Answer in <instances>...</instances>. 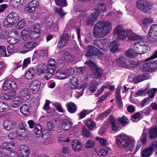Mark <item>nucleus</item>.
<instances>
[{
    "label": "nucleus",
    "mask_w": 157,
    "mask_h": 157,
    "mask_svg": "<svg viewBox=\"0 0 157 157\" xmlns=\"http://www.w3.org/2000/svg\"><path fill=\"white\" fill-rule=\"evenodd\" d=\"M72 124L70 121L67 120H65L62 124V128L64 130H67L69 129Z\"/></svg>",
    "instance_id": "obj_37"
},
{
    "label": "nucleus",
    "mask_w": 157,
    "mask_h": 157,
    "mask_svg": "<svg viewBox=\"0 0 157 157\" xmlns=\"http://www.w3.org/2000/svg\"><path fill=\"white\" fill-rule=\"evenodd\" d=\"M50 101L49 100H46L43 109L45 110L48 114L50 116L53 115L55 113V109L53 108H49V104Z\"/></svg>",
    "instance_id": "obj_19"
},
{
    "label": "nucleus",
    "mask_w": 157,
    "mask_h": 157,
    "mask_svg": "<svg viewBox=\"0 0 157 157\" xmlns=\"http://www.w3.org/2000/svg\"><path fill=\"white\" fill-rule=\"evenodd\" d=\"M24 0H10V5L13 8H17L22 5Z\"/></svg>",
    "instance_id": "obj_31"
},
{
    "label": "nucleus",
    "mask_w": 157,
    "mask_h": 157,
    "mask_svg": "<svg viewBox=\"0 0 157 157\" xmlns=\"http://www.w3.org/2000/svg\"><path fill=\"white\" fill-rule=\"evenodd\" d=\"M15 94L16 93L13 91H10L2 94L1 96V98L7 100H11L14 98Z\"/></svg>",
    "instance_id": "obj_21"
},
{
    "label": "nucleus",
    "mask_w": 157,
    "mask_h": 157,
    "mask_svg": "<svg viewBox=\"0 0 157 157\" xmlns=\"http://www.w3.org/2000/svg\"><path fill=\"white\" fill-rule=\"evenodd\" d=\"M92 112V110L88 109H83L82 111L80 113L79 115V119H82L84 117L89 113Z\"/></svg>",
    "instance_id": "obj_46"
},
{
    "label": "nucleus",
    "mask_w": 157,
    "mask_h": 157,
    "mask_svg": "<svg viewBox=\"0 0 157 157\" xmlns=\"http://www.w3.org/2000/svg\"><path fill=\"white\" fill-rule=\"evenodd\" d=\"M30 32L28 30L23 29L21 33V39L25 41L29 40L30 37Z\"/></svg>",
    "instance_id": "obj_24"
},
{
    "label": "nucleus",
    "mask_w": 157,
    "mask_h": 157,
    "mask_svg": "<svg viewBox=\"0 0 157 157\" xmlns=\"http://www.w3.org/2000/svg\"><path fill=\"white\" fill-rule=\"evenodd\" d=\"M99 14L96 12L91 14L89 16L86 22V24L88 25H93L94 23L97 20Z\"/></svg>",
    "instance_id": "obj_16"
},
{
    "label": "nucleus",
    "mask_w": 157,
    "mask_h": 157,
    "mask_svg": "<svg viewBox=\"0 0 157 157\" xmlns=\"http://www.w3.org/2000/svg\"><path fill=\"white\" fill-rule=\"evenodd\" d=\"M142 22V26L144 27H146L148 25H150L153 22V20L151 18H144L141 21Z\"/></svg>",
    "instance_id": "obj_39"
},
{
    "label": "nucleus",
    "mask_w": 157,
    "mask_h": 157,
    "mask_svg": "<svg viewBox=\"0 0 157 157\" xmlns=\"http://www.w3.org/2000/svg\"><path fill=\"white\" fill-rule=\"evenodd\" d=\"M71 145L73 150L75 151L79 152L82 150V144L78 140H75L71 142Z\"/></svg>",
    "instance_id": "obj_17"
},
{
    "label": "nucleus",
    "mask_w": 157,
    "mask_h": 157,
    "mask_svg": "<svg viewBox=\"0 0 157 157\" xmlns=\"http://www.w3.org/2000/svg\"><path fill=\"white\" fill-rule=\"evenodd\" d=\"M56 67H51L48 66L46 70V72L45 76L44 78L46 80H48L54 74Z\"/></svg>",
    "instance_id": "obj_20"
},
{
    "label": "nucleus",
    "mask_w": 157,
    "mask_h": 157,
    "mask_svg": "<svg viewBox=\"0 0 157 157\" xmlns=\"http://www.w3.org/2000/svg\"><path fill=\"white\" fill-rule=\"evenodd\" d=\"M53 105L59 112L62 113L64 112L61 105L59 103L56 102L53 104Z\"/></svg>",
    "instance_id": "obj_58"
},
{
    "label": "nucleus",
    "mask_w": 157,
    "mask_h": 157,
    "mask_svg": "<svg viewBox=\"0 0 157 157\" xmlns=\"http://www.w3.org/2000/svg\"><path fill=\"white\" fill-rule=\"evenodd\" d=\"M45 22L46 23V27L47 28H50L53 23L52 19L49 17L45 19Z\"/></svg>",
    "instance_id": "obj_51"
},
{
    "label": "nucleus",
    "mask_w": 157,
    "mask_h": 157,
    "mask_svg": "<svg viewBox=\"0 0 157 157\" xmlns=\"http://www.w3.org/2000/svg\"><path fill=\"white\" fill-rule=\"evenodd\" d=\"M152 151L157 148V141H154L148 147Z\"/></svg>",
    "instance_id": "obj_62"
},
{
    "label": "nucleus",
    "mask_w": 157,
    "mask_h": 157,
    "mask_svg": "<svg viewBox=\"0 0 157 157\" xmlns=\"http://www.w3.org/2000/svg\"><path fill=\"white\" fill-rule=\"evenodd\" d=\"M20 109L21 113L24 115H27L29 113V107L28 105H23Z\"/></svg>",
    "instance_id": "obj_36"
},
{
    "label": "nucleus",
    "mask_w": 157,
    "mask_h": 157,
    "mask_svg": "<svg viewBox=\"0 0 157 157\" xmlns=\"http://www.w3.org/2000/svg\"><path fill=\"white\" fill-rule=\"evenodd\" d=\"M138 41V42L130 44V49L127 50L125 53L127 57L133 58L137 55L143 54L148 52L149 48L148 42L145 40L143 36Z\"/></svg>",
    "instance_id": "obj_1"
},
{
    "label": "nucleus",
    "mask_w": 157,
    "mask_h": 157,
    "mask_svg": "<svg viewBox=\"0 0 157 157\" xmlns=\"http://www.w3.org/2000/svg\"><path fill=\"white\" fill-rule=\"evenodd\" d=\"M35 74V72L34 69L30 68L26 73L25 77L28 79H32L34 77Z\"/></svg>",
    "instance_id": "obj_34"
},
{
    "label": "nucleus",
    "mask_w": 157,
    "mask_h": 157,
    "mask_svg": "<svg viewBox=\"0 0 157 157\" xmlns=\"http://www.w3.org/2000/svg\"><path fill=\"white\" fill-rule=\"evenodd\" d=\"M63 57L65 61L67 62H72L73 59V56L67 51L65 50L63 54Z\"/></svg>",
    "instance_id": "obj_30"
},
{
    "label": "nucleus",
    "mask_w": 157,
    "mask_h": 157,
    "mask_svg": "<svg viewBox=\"0 0 157 157\" xmlns=\"http://www.w3.org/2000/svg\"><path fill=\"white\" fill-rule=\"evenodd\" d=\"M136 6L140 10L146 12L151 9V6L147 0H138Z\"/></svg>",
    "instance_id": "obj_8"
},
{
    "label": "nucleus",
    "mask_w": 157,
    "mask_h": 157,
    "mask_svg": "<svg viewBox=\"0 0 157 157\" xmlns=\"http://www.w3.org/2000/svg\"><path fill=\"white\" fill-rule=\"evenodd\" d=\"M112 128L113 130L115 131H118L121 129L120 124L116 122L112 124Z\"/></svg>",
    "instance_id": "obj_52"
},
{
    "label": "nucleus",
    "mask_w": 157,
    "mask_h": 157,
    "mask_svg": "<svg viewBox=\"0 0 157 157\" xmlns=\"http://www.w3.org/2000/svg\"><path fill=\"white\" fill-rule=\"evenodd\" d=\"M156 91V89L155 88L152 89L148 92V94L150 98H152L155 95V93Z\"/></svg>",
    "instance_id": "obj_64"
},
{
    "label": "nucleus",
    "mask_w": 157,
    "mask_h": 157,
    "mask_svg": "<svg viewBox=\"0 0 157 157\" xmlns=\"http://www.w3.org/2000/svg\"><path fill=\"white\" fill-rule=\"evenodd\" d=\"M153 152L148 147L144 149L141 153L142 157H149L152 154Z\"/></svg>",
    "instance_id": "obj_35"
},
{
    "label": "nucleus",
    "mask_w": 157,
    "mask_h": 157,
    "mask_svg": "<svg viewBox=\"0 0 157 157\" xmlns=\"http://www.w3.org/2000/svg\"><path fill=\"white\" fill-rule=\"evenodd\" d=\"M101 53L98 48L95 47L94 46H90L86 55V56L88 57L91 56L99 54L101 55Z\"/></svg>",
    "instance_id": "obj_13"
},
{
    "label": "nucleus",
    "mask_w": 157,
    "mask_h": 157,
    "mask_svg": "<svg viewBox=\"0 0 157 157\" xmlns=\"http://www.w3.org/2000/svg\"><path fill=\"white\" fill-rule=\"evenodd\" d=\"M1 147L3 149L10 151L14 146V143L13 142L11 143L3 142L1 144Z\"/></svg>",
    "instance_id": "obj_29"
},
{
    "label": "nucleus",
    "mask_w": 157,
    "mask_h": 157,
    "mask_svg": "<svg viewBox=\"0 0 157 157\" xmlns=\"http://www.w3.org/2000/svg\"><path fill=\"white\" fill-rule=\"evenodd\" d=\"M19 19V15L17 13L13 12L11 13L6 17L5 24L8 28L11 27L17 22Z\"/></svg>",
    "instance_id": "obj_6"
},
{
    "label": "nucleus",
    "mask_w": 157,
    "mask_h": 157,
    "mask_svg": "<svg viewBox=\"0 0 157 157\" xmlns=\"http://www.w3.org/2000/svg\"><path fill=\"white\" fill-rule=\"evenodd\" d=\"M119 46V44L118 41H113L110 43L109 47L110 50L112 52H116L117 51Z\"/></svg>",
    "instance_id": "obj_32"
},
{
    "label": "nucleus",
    "mask_w": 157,
    "mask_h": 157,
    "mask_svg": "<svg viewBox=\"0 0 157 157\" xmlns=\"http://www.w3.org/2000/svg\"><path fill=\"white\" fill-rule=\"evenodd\" d=\"M20 95L24 98L25 100H27L30 97L29 90L27 88L22 89L20 91Z\"/></svg>",
    "instance_id": "obj_23"
},
{
    "label": "nucleus",
    "mask_w": 157,
    "mask_h": 157,
    "mask_svg": "<svg viewBox=\"0 0 157 157\" xmlns=\"http://www.w3.org/2000/svg\"><path fill=\"white\" fill-rule=\"evenodd\" d=\"M57 136L58 138V140L59 141H63V142L66 141H69V140L67 139L66 140L65 138V136L64 133L60 131L57 132Z\"/></svg>",
    "instance_id": "obj_41"
},
{
    "label": "nucleus",
    "mask_w": 157,
    "mask_h": 157,
    "mask_svg": "<svg viewBox=\"0 0 157 157\" xmlns=\"http://www.w3.org/2000/svg\"><path fill=\"white\" fill-rule=\"evenodd\" d=\"M33 132L37 137H39L41 136L42 128L41 125L39 124H37L36 125Z\"/></svg>",
    "instance_id": "obj_26"
},
{
    "label": "nucleus",
    "mask_w": 157,
    "mask_h": 157,
    "mask_svg": "<svg viewBox=\"0 0 157 157\" xmlns=\"http://www.w3.org/2000/svg\"><path fill=\"white\" fill-rule=\"evenodd\" d=\"M29 154L28 150L21 149L17 153L13 152H9L8 153H5L3 157H27Z\"/></svg>",
    "instance_id": "obj_7"
},
{
    "label": "nucleus",
    "mask_w": 157,
    "mask_h": 157,
    "mask_svg": "<svg viewBox=\"0 0 157 157\" xmlns=\"http://www.w3.org/2000/svg\"><path fill=\"white\" fill-rule=\"evenodd\" d=\"M117 64L120 66L126 68L128 67V61L124 57H120L116 59Z\"/></svg>",
    "instance_id": "obj_15"
},
{
    "label": "nucleus",
    "mask_w": 157,
    "mask_h": 157,
    "mask_svg": "<svg viewBox=\"0 0 157 157\" xmlns=\"http://www.w3.org/2000/svg\"><path fill=\"white\" fill-rule=\"evenodd\" d=\"M56 62L55 60L53 59H50L48 63V66L51 67H56V65H55Z\"/></svg>",
    "instance_id": "obj_63"
},
{
    "label": "nucleus",
    "mask_w": 157,
    "mask_h": 157,
    "mask_svg": "<svg viewBox=\"0 0 157 157\" xmlns=\"http://www.w3.org/2000/svg\"><path fill=\"white\" fill-rule=\"evenodd\" d=\"M147 79V77L144 75H140L136 76L133 79V82L136 83H138Z\"/></svg>",
    "instance_id": "obj_27"
},
{
    "label": "nucleus",
    "mask_w": 157,
    "mask_h": 157,
    "mask_svg": "<svg viewBox=\"0 0 157 157\" xmlns=\"http://www.w3.org/2000/svg\"><path fill=\"white\" fill-rule=\"evenodd\" d=\"M41 86V83L39 81L34 80L30 82L29 84L30 89L32 92L34 94L36 93L39 89Z\"/></svg>",
    "instance_id": "obj_12"
},
{
    "label": "nucleus",
    "mask_w": 157,
    "mask_h": 157,
    "mask_svg": "<svg viewBox=\"0 0 157 157\" xmlns=\"http://www.w3.org/2000/svg\"><path fill=\"white\" fill-rule=\"evenodd\" d=\"M17 135V133L15 132H12L10 133L8 136L9 139L12 140H14L16 139V136Z\"/></svg>",
    "instance_id": "obj_60"
},
{
    "label": "nucleus",
    "mask_w": 157,
    "mask_h": 157,
    "mask_svg": "<svg viewBox=\"0 0 157 157\" xmlns=\"http://www.w3.org/2000/svg\"><path fill=\"white\" fill-rule=\"evenodd\" d=\"M95 139L97 140L98 141L102 146H105L106 145L107 141L106 139L99 137H96Z\"/></svg>",
    "instance_id": "obj_54"
},
{
    "label": "nucleus",
    "mask_w": 157,
    "mask_h": 157,
    "mask_svg": "<svg viewBox=\"0 0 157 157\" xmlns=\"http://www.w3.org/2000/svg\"><path fill=\"white\" fill-rule=\"evenodd\" d=\"M57 5L61 7L66 6L67 5L66 0H55Z\"/></svg>",
    "instance_id": "obj_47"
},
{
    "label": "nucleus",
    "mask_w": 157,
    "mask_h": 157,
    "mask_svg": "<svg viewBox=\"0 0 157 157\" xmlns=\"http://www.w3.org/2000/svg\"><path fill=\"white\" fill-rule=\"evenodd\" d=\"M70 37L67 33H63L59 36L58 40L57 47L59 48L65 46L70 40Z\"/></svg>",
    "instance_id": "obj_9"
},
{
    "label": "nucleus",
    "mask_w": 157,
    "mask_h": 157,
    "mask_svg": "<svg viewBox=\"0 0 157 157\" xmlns=\"http://www.w3.org/2000/svg\"><path fill=\"white\" fill-rule=\"evenodd\" d=\"M144 131V130H143V132L140 139L143 144L146 143L147 139V133L145 132Z\"/></svg>",
    "instance_id": "obj_50"
},
{
    "label": "nucleus",
    "mask_w": 157,
    "mask_h": 157,
    "mask_svg": "<svg viewBox=\"0 0 157 157\" xmlns=\"http://www.w3.org/2000/svg\"><path fill=\"white\" fill-rule=\"evenodd\" d=\"M93 71L92 76L93 78L98 79L101 78L103 73V70L101 68L96 67L93 69Z\"/></svg>",
    "instance_id": "obj_18"
},
{
    "label": "nucleus",
    "mask_w": 157,
    "mask_h": 157,
    "mask_svg": "<svg viewBox=\"0 0 157 157\" xmlns=\"http://www.w3.org/2000/svg\"><path fill=\"white\" fill-rule=\"evenodd\" d=\"M39 6V0H33L30 2L27 7L25 8V12H32L36 10Z\"/></svg>",
    "instance_id": "obj_10"
},
{
    "label": "nucleus",
    "mask_w": 157,
    "mask_h": 157,
    "mask_svg": "<svg viewBox=\"0 0 157 157\" xmlns=\"http://www.w3.org/2000/svg\"><path fill=\"white\" fill-rule=\"evenodd\" d=\"M13 124L12 122L7 120L4 121L3 123L4 128L7 130L13 129Z\"/></svg>",
    "instance_id": "obj_33"
},
{
    "label": "nucleus",
    "mask_w": 157,
    "mask_h": 157,
    "mask_svg": "<svg viewBox=\"0 0 157 157\" xmlns=\"http://www.w3.org/2000/svg\"><path fill=\"white\" fill-rule=\"evenodd\" d=\"M40 25L39 24L36 23L34 24L33 32L40 33Z\"/></svg>",
    "instance_id": "obj_61"
},
{
    "label": "nucleus",
    "mask_w": 157,
    "mask_h": 157,
    "mask_svg": "<svg viewBox=\"0 0 157 157\" xmlns=\"http://www.w3.org/2000/svg\"><path fill=\"white\" fill-rule=\"evenodd\" d=\"M97 10L99 14V13L103 12L106 10L105 5L102 3H100L97 6Z\"/></svg>",
    "instance_id": "obj_40"
},
{
    "label": "nucleus",
    "mask_w": 157,
    "mask_h": 157,
    "mask_svg": "<svg viewBox=\"0 0 157 157\" xmlns=\"http://www.w3.org/2000/svg\"><path fill=\"white\" fill-rule=\"evenodd\" d=\"M9 33L6 31H3L1 32L0 33V39H6L8 36Z\"/></svg>",
    "instance_id": "obj_57"
},
{
    "label": "nucleus",
    "mask_w": 157,
    "mask_h": 157,
    "mask_svg": "<svg viewBox=\"0 0 157 157\" xmlns=\"http://www.w3.org/2000/svg\"><path fill=\"white\" fill-rule=\"evenodd\" d=\"M117 144L120 148L124 147L127 150L132 151L134 147V140L124 134L119 135L116 138Z\"/></svg>",
    "instance_id": "obj_3"
},
{
    "label": "nucleus",
    "mask_w": 157,
    "mask_h": 157,
    "mask_svg": "<svg viewBox=\"0 0 157 157\" xmlns=\"http://www.w3.org/2000/svg\"><path fill=\"white\" fill-rule=\"evenodd\" d=\"M155 63L154 61L149 63H144L142 65L141 68L143 71H153L155 68Z\"/></svg>",
    "instance_id": "obj_14"
},
{
    "label": "nucleus",
    "mask_w": 157,
    "mask_h": 157,
    "mask_svg": "<svg viewBox=\"0 0 157 157\" xmlns=\"http://www.w3.org/2000/svg\"><path fill=\"white\" fill-rule=\"evenodd\" d=\"M85 124L88 129L91 130H94L96 126L95 122L93 120L90 119H88L87 121H86Z\"/></svg>",
    "instance_id": "obj_28"
},
{
    "label": "nucleus",
    "mask_w": 157,
    "mask_h": 157,
    "mask_svg": "<svg viewBox=\"0 0 157 157\" xmlns=\"http://www.w3.org/2000/svg\"><path fill=\"white\" fill-rule=\"evenodd\" d=\"M69 83L71 85V88L72 89H75L78 86V82L77 78L75 77H72L69 78Z\"/></svg>",
    "instance_id": "obj_25"
},
{
    "label": "nucleus",
    "mask_w": 157,
    "mask_h": 157,
    "mask_svg": "<svg viewBox=\"0 0 157 157\" xmlns=\"http://www.w3.org/2000/svg\"><path fill=\"white\" fill-rule=\"evenodd\" d=\"M114 36L119 40L125 39L128 38V40L135 41L138 40L142 36H140L131 30L126 31L121 26L117 25L114 30Z\"/></svg>",
    "instance_id": "obj_2"
},
{
    "label": "nucleus",
    "mask_w": 157,
    "mask_h": 157,
    "mask_svg": "<svg viewBox=\"0 0 157 157\" xmlns=\"http://www.w3.org/2000/svg\"><path fill=\"white\" fill-rule=\"evenodd\" d=\"M7 103L0 102V113L6 111L9 108Z\"/></svg>",
    "instance_id": "obj_43"
},
{
    "label": "nucleus",
    "mask_w": 157,
    "mask_h": 157,
    "mask_svg": "<svg viewBox=\"0 0 157 157\" xmlns=\"http://www.w3.org/2000/svg\"><path fill=\"white\" fill-rule=\"evenodd\" d=\"M148 41L155 45H157V25H152L147 36Z\"/></svg>",
    "instance_id": "obj_5"
},
{
    "label": "nucleus",
    "mask_w": 157,
    "mask_h": 157,
    "mask_svg": "<svg viewBox=\"0 0 157 157\" xmlns=\"http://www.w3.org/2000/svg\"><path fill=\"white\" fill-rule=\"evenodd\" d=\"M56 75L59 79H63L67 78L66 73L59 70L56 71Z\"/></svg>",
    "instance_id": "obj_42"
},
{
    "label": "nucleus",
    "mask_w": 157,
    "mask_h": 157,
    "mask_svg": "<svg viewBox=\"0 0 157 157\" xmlns=\"http://www.w3.org/2000/svg\"><path fill=\"white\" fill-rule=\"evenodd\" d=\"M157 137V128L153 126L151 127L148 131V137L153 139Z\"/></svg>",
    "instance_id": "obj_22"
},
{
    "label": "nucleus",
    "mask_w": 157,
    "mask_h": 157,
    "mask_svg": "<svg viewBox=\"0 0 157 157\" xmlns=\"http://www.w3.org/2000/svg\"><path fill=\"white\" fill-rule=\"evenodd\" d=\"M94 143L91 140H89L86 142L85 147L88 149H90L93 147L94 146Z\"/></svg>",
    "instance_id": "obj_53"
},
{
    "label": "nucleus",
    "mask_w": 157,
    "mask_h": 157,
    "mask_svg": "<svg viewBox=\"0 0 157 157\" xmlns=\"http://www.w3.org/2000/svg\"><path fill=\"white\" fill-rule=\"evenodd\" d=\"M108 34V22L106 21H98L94 27V35L95 37L101 38Z\"/></svg>",
    "instance_id": "obj_4"
},
{
    "label": "nucleus",
    "mask_w": 157,
    "mask_h": 157,
    "mask_svg": "<svg viewBox=\"0 0 157 157\" xmlns=\"http://www.w3.org/2000/svg\"><path fill=\"white\" fill-rule=\"evenodd\" d=\"M37 45V43L35 42L32 41H29L25 43L24 45L26 48L32 49L36 47Z\"/></svg>",
    "instance_id": "obj_38"
},
{
    "label": "nucleus",
    "mask_w": 157,
    "mask_h": 157,
    "mask_svg": "<svg viewBox=\"0 0 157 157\" xmlns=\"http://www.w3.org/2000/svg\"><path fill=\"white\" fill-rule=\"evenodd\" d=\"M14 90L17 89V85L14 81L6 79L4 82L2 86V89L4 91H6L10 88Z\"/></svg>",
    "instance_id": "obj_11"
},
{
    "label": "nucleus",
    "mask_w": 157,
    "mask_h": 157,
    "mask_svg": "<svg viewBox=\"0 0 157 157\" xmlns=\"http://www.w3.org/2000/svg\"><path fill=\"white\" fill-rule=\"evenodd\" d=\"M82 133L84 136L88 137H90L91 133L85 126L83 127L82 129Z\"/></svg>",
    "instance_id": "obj_49"
},
{
    "label": "nucleus",
    "mask_w": 157,
    "mask_h": 157,
    "mask_svg": "<svg viewBox=\"0 0 157 157\" xmlns=\"http://www.w3.org/2000/svg\"><path fill=\"white\" fill-rule=\"evenodd\" d=\"M119 122L120 124L122 125V126H125L128 123L129 120L128 119L126 118L124 116L119 118Z\"/></svg>",
    "instance_id": "obj_45"
},
{
    "label": "nucleus",
    "mask_w": 157,
    "mask_h": 157,
    "mask_svg": "<svg viewBox=\"0 0 157 157\" xmlns=\"http://www.w3.org/2000/svg\"><path fill=\"white\" fill-rule=\"evenodd\" d=\"M67 110L71 113H74L76 110V105L73 103H69L67 105Z\"/></svg>",
    "instance_id": "obj_44"
},
{
    "label": "nucleus",
    "mask_w": 157,
    "mask_h": 157,
    "mask_svg": "<svg viewBox=\"0 0 157 157\" xmlns=\"http://www.w3.org/2000/svg\"><path fill=\"white\" fill-rule=\"evenodd\" d=\"M13 48V45H10L7 46V51L8 53L7 55H9V56L10 55L14 53Z\"/></svg>",
    "instance_id": "obj_59"
},
{
    "label": "nucleus",
    "mask_w": 157,
    "mask_h": 157,
    "mask_svg": "<svg viewBox=\"0 0 157 157\" xmlns=\"http://www.w3.org/2000/svg\"><path fill=\"white\" fill-rule=\"evenodd\" d=\"M108 115V112H107V110L102 113L100 114L98 117L97 118V120H102L104 118L106 117Z\"/></svg>",
    "instance_id": "obj_55"
},
{
    "label": "nucleus",
    "mask_w": 157,
    "mask_h": 157,
    "mask_svg": "<svg viewBox=\"0 0 157 157\" xmlns=\"http://www.w3.org/2000/svg\"><path fill=\"white\" fill-rule=\"evenodd\" d=\"M116 101L119 107L121 108L123 107V102L121 96H116Z\"/></svg>",
    "instance_id": "obj_56"
},
{
    "label": "nucleus",
    "mask_w": 157,
    "mask_h": 157,
    "mask_svg": "<svg viewBox=\"0 0 157 157\" xmlns=\"http://www.w3.org/2000/svg\"><path fill=\"white\" fill-rule=\"evenodd\" d=\"M0 55L3 57L9 56V55L6 53V48L3 46H0Z\"/></svg>",
    "instance_id": "obj_48"
}]
</instances>
